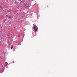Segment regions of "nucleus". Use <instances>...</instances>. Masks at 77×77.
I'll list each match as a JSON object with an SVG mask.
<instances>
[{"instance_id":"f257e3e1","label":"nucleus","mask_w":77,"mask_h":77,"mask_svg":"<svg viewBox=\"0 0 77 77\" xmlns=\"http://www.w3.org/2000/svg\"><path fill=\"white\" fill-rule=\"evenodd\" d=\"M33 26H34L33 28L34 29L35 31H37V30H38V27H37V26H36V25H35V24H33Z\"/></svg>"},{"instance_id":"f03ea898","label":"nucleus","mask_w":77,"mask_h":77,"mask_svg":"<svg viewBox=\"0 0 77 77\" xmlns=\"http://www.w3.org/2000/svg\"><path fill=\"white\" fill-rule=\"evenodd\" d=\"M8 63L7 62H6L5 63L4 65L5 66H8Z\"/></svg>"},{"instance_id":"7ed1b4c3","label":"nucleus","mask_w":77,"mask_h":77,"mask_svg":"<svg viewBox=\"0 0 77 77\" xmlns=\"http://www.w3.org/2000/svg\"><path fill=\"white\" fill-rule=\"evenodd\" d=\"M18 38H20V35L19 34L18 35Z\"/></svg>"},{"instance_id":"20e7f679","label":"nucleus","mask_w":77,"mask_h":77,"mask_svg":"<svg viewBox=\"0 0 77 77\" xmlns=\"http://www.w3.org/2000/svg\"><path fill=\"white\" fill-rule=\"evenodd\" d=\"M24 6H27V3H26V4H24Z\"/></svg>"},{"instance_id":"39448f33","label":"nucleus","mask_w":77,"mask_h":77,"mask_svg":"<svg viewBox=\"0 0 77 77\" xmlns=\"http://www.w3.org/2000/svg\"><path fill=\"white\" fill-rule=\"evenodd\" d=\"M20 2L21 3V4L20 5H22V4H21V3H22V1H21V2Z\"/></svg>"},{"instance_id":"423d86ee","label":"nucleus","mask_w":77,"mask_h":77,"mask_svg":"<svg viewBox=\"0 0 77 77\" xmlns=\"http://www.w3.org/2000/svg\"><path fill=\"white\" fill-rule=\"evenodd\" d=\"M13 46H11V49H12V48H13Z\"/></svg>"},{"instance_id":"0eeeda50","label":"nucleus","mask_w":77,"mask_h":77,"mask_svg":"<svg viewBox=\"0 0 77 77\" xmlns=\"http://www.w3.org/2000/svg\"><path fill=\"white\" fill-rule=\"evenodd\" d=\"M32 17V14H31V15H30Z\"/></svg>"},{"instance_id":"6e6552de","label":"nucleus","mask_w":77,"mask_h":77,"mask_svg":"<svg viewBox=\"0 0 77 77\" xmlns=\"http://www.w3.org/2000/svg\"><path fill=\"white\" fill-rule=\"evenodd\" d=\"M15 5H17V4L16 2H15Z\"/></svg>"},{"instance_id":"1a4fd4ad","label":"nucleus","mask_w":77,"mask_h":77,"mask_svg":"<svg viewBox=\"0 0 77 77\" xmlns=\"http://www.w3.org/2000/svg\"><path fill=\"white\" fill-rule=\"evenodd\" d=\"M8 15H6V16H5V17H8Z\"/></svg>"},{"instance_id":"9d476101","label":"nucleus","mask_w":77,"mask_h":77,"mask_svg":"<svg viewBox=\"0 0 77 77\" xmlns=\"http://www.w3.org/2000/svg\"><path fill=\"white\" fill-rule=\"evenodd\" d=\"M1 8H2V6L0 7Z\"/></svg>"},{"instance_id":"9b49d317","label":"nucleus","mask_w":77,"mask_h":77,"mask_svg":"<svg viewBox=\"0 0 77 77\" xmlns=\"http://www.w3.org/2000/svg\"><path fill=\"white\" fill-rule=\"evenodd\" d=\"M14 28H15V27H14Z\"/></svg>"}]
</instances>
